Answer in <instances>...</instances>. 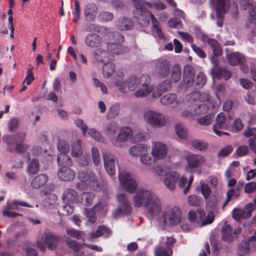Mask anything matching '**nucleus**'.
<instances>
[{"label": "nucleus", "mask_w": 256, "mask_h": 256, "mask_svg": "<svg viewBox=\"0 0 256 256\" xmlns=\"http://www.w3.org/2000/svg\"><path fill=\"white\" fill-rule=\"evenodd\" d=\"M135 207H148L151 214H158L160 210V203L157 196L146 188H138L133 198Z\"/></svg>", "instance_id": "1"}, {"label": "nucleus", "mask_w": 256, "mask_h": 256, "mask_svg": "<svg viewBox=\"0 0 256 256\" xmlns=\"http://www.w3.org/2000/svg\"><path fill=\"white\" fill-rule=\"evenodd\" d=\"M78 178L80 181L76 184V188L80 190H84L89 186L94 190L98 187V182L96 176L92 172L80 171L78 173Z\"/></svg>", "instance_id": "2"}, {"label": "nucleus", "mask_w": 256, "mask_h": 256, "mask_svg": "<svg viewBox=\"0 0 256 256\" xmlns=\"http://www.w3.org/2000/svg\"><path fill=\"white\" fill-rule=\"evenodd\" d=\"M181 214V210L179 207L167 208L162 216L163 222L170 226H175L180 222Z\"/></svg>", "instance_id": "3"}, {"label": "nucleus", "mask_w": 256, "mask_h": 256, "mask_svg": "<svg viewBox=\"0 0 256 256\" xmlns=\"http://www.w3.org/2000/svg\"><path fill=\"white\" fill-rule=\"evenodd\" d=\"M120 80L116 78L115 80V84L119 87V89L122 92H124V88L126 87L130 91H134L138 89V78L134 76H130L126 82L121 80L123 79L124 74L120 72L118 74Z\"/></svg>", "instance_id": "4"}, {"label": "nucleus", "mask_w": 256, "mask_h": 256, "mask_svg": "<svg viewBox=\"0 0 256 256\" xmlns=\"http://www.w3.org/2000/svg\"><path fill=\"white\" fill-rule=\"evenodd\" d=\"M150 83V76L146 74H142L138 78V90L134 93L135 96L138 98L148 96L151 92Z\"/></svg>", "instance_id": "5"}, {"label": "nucleus", "mask_w": 256, "mask_h": 256, "mask_svg": "<svg viewBox=\"0 0 256 256\" xmlns=\"http://www.w3.org/2000/svg\"><path fill=\"white\" fill-rule=\"evenodd\" d=\"M122 186L127 192L133 193L136 190L138 184L134 178L128 173L120 172L118 174Z\"/></svg>", "instance_id": "6"}, {"label": "nucleus", "mask_w": 256, "mask_h": 256, "mask_svg": "<svg viewBox=\"0 0 256 256\" xmlns=\"http://www.w3.org/2000/svg\"><path fill=\"white\" fill-rule=\"evenodd\" d=\"M42 241H38V247L42 250L46 249V246L50 250H54L56 248L58 238L52 233H45L42 237Z\"/></svg>", "instance_id": "7"}, {"label": "nucleus", "mask_w": 256, "mask_h": 256, "mask_svg": "<svg viewBox=\"0 0 256 256\" xmlns=\"http://www.w3.org/2000/svg\"><path fill=\"white\" fill-rule=\"evenodd\" d=\"M148 122L151 126L160 128L165 125L166 121L163 114L152 110L146 112L144 115Z\"/></svg>", "instance_id": "8"}, {"label": "nucleus", "mask_w": 256, "mask_h": 256, "mask_svg": "<svg viewBox=\"0 0 256 256\" xmlns=\"http://www.w3.org/2000/svg\"><path fill=\"white\" fill-rule=\"evenodd\" d=\"M254 206L252 203L246 204L243 210L239 208H234L232 210V217L236 221H240L242 219L249 218L252 210H254Z\"/></svg>", "instance_id": "9"}, {"label": "nucleus", "mask_w": 256, "mask_h": 256, "mask_svg": "<svg viewBox=\"0 0 256 256\" xmlns=\"http://www.w3.org/2000/svg\"><path fill=\"white\" fill-rule=\"evenodd\" d=\"M207 43L212 48L214 54L211 57V62L214 65L213 68L220 67L218 64V60L217 56L222 54V50L220 44L215 39L212 38H208Z\"/></svg>", "instance_id": "10"}, {"label": "nucleus", "mask_w": 256, "mask_h": 256, "mask_svg": "<svg viewBox=\"0 0 256 256\" xmlns=\"http://www.w3.org/2000/svg\"><path fill=\"white\" fill-rule=\"evenodd\" d=\"M132 134V130L128 126L122 128L117 138L112 140V144L116 147L122 146V144L128 140Z\"/></svg>", "instance_id": "11"}, {"label": "nucleus", "mask_w": 256, "mask_h": 256, "mask_svg": "<svg viewBox=\"0 0 256 256\" xmlns=\"http://www.w3.org/2000/svg\"><path fill=\"white\" fill-rule=\"evenodd\" d=\"M208 106L204 104H194L191 106L190 112L188 110H184L182 113V117L192 118L194 116L203 114L207 112Z\"/></svg>", "instance_id": "12"}, {"label": "nucleus", "mask_w": 256, "mask_h": 256, "mask_svg": "<svg viewBox=\"0 0 256 256\" xmlns=\"http://www.w3.org/2000/svg\"><path fill=\"white\" fill-rule=\"evenodd\" d=\"M142 10H134L133 11L134 17L136 18L138 23L142 26H146L150 22V15L148 14L151 12L147 8H143Z\"/></svg>", "instance_id": "13"}, {"label": "nucleus", "mask_w": 256, "mask_h": 256, "mask_svg": "<svg viewBox=\"0 0 256 256\" xmlns=\"http://www.w3.org/2000/svg\"><path fill=\"white\" fill-rule=\"evenodd\" d=\"M156 72L162 77L168 76L170 70V64L168 60L165 59H160L156 63Z\"/></svg>", "instance_id": "14"}, {"label": "nucleus", "mask_w": 256, "mask_h": 256, "mask_svg": "<svg viewBox=\"0 0 256 256\" xmlns=\"http://www.w3.org/2000/svg\"><path fill=\"white\" fill-rule=\"evenodd\" d=\"M186 160L188 162L186 166L188 171H192L194 168L200 166L205 161L204 158L202 155L194 154L188 156Z\"/></svg>", "instance_id": "15"}, {"label": "nucleus", "mask_w": 256, "mask_h": 256, "mask_svg": "<svg viewBox=\"0 0 256 256\" xmlns=\"http://www.w3.org/2000/svg\"><path fill=\"white\" fill-rule=\"evenodd\" d=\"M180 178V174L176 172H170L166 174L164 178V183L170 190L175 188L178 180Z\"/></svg>", "instance_id": "16"}, {"label": "nucleus", "mask_w": 256, "mask_h": 256, "mask_svg": "<svg viewBox=\"0 0 256 256\" xmlns=\"http://www.w3.org/2000/svg\"><path fill=\"white\" fill-rule=\"evenodd\" d=\"M98 12V7L95 3H88L84 10L85 20L92 22L96 18Z\"/></svg>", "instance_id": "17"}, {"label": "nucleus", "mask_w": 256, "mask_h": 256, "mask_svg": "<svg viewBox=\"0 0 256 256\" xmlns=\"http://www.w3.org/2000/svg\"><path fill=\"white\" fill-rule=\"evenodd\" d=\"M226 117L225 114L223 112L220 113L216 118V124L213 126L214 132L218 136L222 134H228L226 132H221L218 129H225L226 126L225 124Z\"/></svg>", "instance_id": "18"}, {"label": "nucleus", "mask_w": 256, "mask_h": 256, "mask_svg": "<svg viewBox=\"0 0 256 256\" xmlns=\"http://www.w3.org/2000/svg\"><path fill=\"white\" fill-rule=\"evenodd\" d=\"M103 158L105 168L110 176L115 173V162L112 154L105 152L103 154Z\"/></svg>", "instance_id": "19"}, {"label": "nucleus", "mask_w": 256, "mask_h": 256, "mask_svg": "<svg viewBox=\"0 0 256 256\" xmlns=\"http://www.w3.org/2000/svg\"><path fill=\"white\" fill-rule=\"evenodd\" d=\"M167 153V148L160 142H156L152 148V154L156 160L164 158Z\"/></svg>", "instance_id": "20"}, {"label": "nucleus", "mask_w": 256, "mask_h": 256, "mask_svg": "<svg viewBox=\"0 0 256 256\" xmlns=\"http://www.w3.org/2000/svg\"><path fill=\"white\" fill-rule=\"evenodd\" d=\"M194 70L190 65H186L184 68L183 82L189 86H192L194 82Z\"/></svg>", "instance_id": "21"}, {"label": "nucleus", "mask_w": 256, "mask_h": 256, "mask_svg": "<svg viewBox=\"0 0 256 256\" xmlns=\"http://www.w3.org/2000/svg\"><path fill=\"white\" fill-rule=\"evenodd\" d=\"M226 58L228 63L234 66L243 64L246 60L243 54L237 52L226 54Z\"/></svg>", "instance_id": "22"}, {"label": "nucleus", "mask_w": 256, "mask_h": 256, "mask_svg": "<svg viewBox=\"0 0 256 256\" xmlns=\"http://www.w3.org/2000/svg\"><path fill=\"white\" fill-rule=\"evenodd\" d=\"M60 179L63 181H70L74 179L76 176L75 172L70 167L60 168L58 172Z\"/></svg>", "instance_id": "23"}, {"label": "nucleus", "mask_w": 256, "mask_h": 256, "mask_svg": "<svg viewBox=\"0 0 256 256\" xmlns=\"http://www.w3.org/2000/svg\"><path fill=\"white\" fill-rule=\"evenodd\" d=\"M211 72L212 76L218 79L224 78L226 80H228L232 76V73L224 68H212Z\"/></svg>", "instance_id": "24"}, {"label": "nucleus", "mask_w": 256, "mask_h": 256, "mask_svg": "<svg viewBox=\"0 0 256 256\" xmlns=\"http://www.w3.org/2000/svg\"><path fill=\"white\" fill-rule=\"evenodd\" d=\"M94 56L96 60L104 64L110 62V61L114 59V56H112L108 51L101 48H98L94 51Z\"/></svg>", "instance_id": "25"}, {"label": "nucleus", "mask_w": 256, "mask_h": 256, "mask_svg": "<svg viewBox=\"0 0 256 256\" xmlns=\"http://www.w3.org/2000/svg\"><path fill=\"white\" fill-rule=\"evenodd\" d=\"M240 2L244 10L248 9L251 17V22L256 20V3L250 0H240Z\"/></svg>", "instance_id": "26"}, {"label": "nucleus", "mask_w": 256, "mask_h": 256, "mask_svg": "<svg viewBox=\"0 0 256 256\" xmlns=\"http://www.w3.org/2000/svg\"><path fill=\"white\" fill-rule=\"evenodd\" d=\"M62 199L66 202L76 203L78 202V194L76 190L72 188H67L63 193Z\"/></svg>", "instance_id": "27"}, {"label": "nucleus", "mask_w": 256, "mask_h": 256, "mask_svg": "<svg viewBox=\"0 0 256 256\" xmlns=\"http://www.w3.org/2000/svg\"><path fill=\"white\" fill-rule=\"evenodd\" d=\"M117 200L124 208V214L126 215L130 214L132 212V208L126 196L123 194H118L117 196Z\"/></svg>", "instance_id": "28"}, {"label": "nucleus", "mask_w": 256, "mask_h": 256, "mask_svg": "<svg viewBox=\"0 0 256 256\" xmlns=\"http://www.w3.org/2000/svg\"><path fill=\"white\" fill-rule=\"evenodd\" d=\"M112 232L110 229L104 225H100L98 227L96 232H91L90 236L92 238H98L104 236L107 238L110 236Z\"/></svg>", "instance_id": "29"}, {"label": "nucleus", "mask_w": 256, "mask_h": 256, "mask_svg": "<svg viewBox=\"0 0 256 256\" xmlns=\"http://www.w3.org/2000/svg\"><path fill=\"white\" fill-rule=\"evenodd\" d=\"M107 48L110 54L114 56V54H120L126 52L127 48L121 44L114 43L113 42H108Z\"/></svg>", "instance_id": "30"}, {"label": "nucleus", "mask_w": 256, "mask_h": 256, "mask_svg": "<svg viewBox=\"0 0 256 256\" xmlns=\"http://www.w3.org/2000/svg\"><path fill=\"white\" fill-rule=\"evenodd\" d=\"M48 180V176L46 174H40L36 176L32 180L31 186L36 189L44 186Z\"/></svg>", "instance_id": "31"}, {"label": "nucleus", "mask_w": 256, "mask_h": 256, "mask_svg": "<svg viewBox=\"0 0 256 256\" xmlns=\"http://www.w3.org/2000/svg\"><path fill=\"white\" fill-rule=\"evenodd\" d=\"M85 44L87 46L96 48L100 44V38L96 34H89L85 38Z\"/></svg>", "instance_id": "32"}, {"label": "nucleus", "mask_w": 256, "mask_h": 256, "mask_svg": "<svg viewBox=\"0 0 256 256\" xmlns=\"http://www.w3.org/2000/svg\"><path fill=\"white\" fill-rule=\"evenodd\" d=\"M147 150V147L144 144H138L132 146L129 150V153L133 156H141Z\"/></svg>", "instance_id": "33"}, {"label": "nucleus", "mask_w": 256, "mask_h": 256, "mask_svg": "<svg viewBox=\"0 0 256 256\" xmlns=\"http://www.w3.org/2000/svg\"><path fill=\"white\" fill-rule=\"evenodd\" d=\"M222 238L224 241L231 242L234 241L232 228L230 225H226L222 228Z\"/></svg>", "instance_id": "34"}, {"label": "nucleus", "mask_w": 256, "mask_h": 256, "mask_svg": "<svg viewBox=\"0 0 256 256\" xmlns=\"http://www.w3.org/2000/svg\"><path fill=\"white\" fill-rule=\"evenodd\" d=\"M57 162L58 165L62 168L70 167L72 165V160L66 154H60L58 156Z\"/></svg>", "instance_id": "35"}, {"label": "nucleus", "mask_w": 256, "mask_h": 256, "mask_svg": "<svg viewBox=\"0 0 256 256\" xmlns=\"http://www.w3.org/2000/svg\"><path fill=\"white\" fill-rule=\"evenodd\" d=\"M134 26L132 20L128 18L124 17L119 19L118 28L121 30H126L132 28Z\"/></svg>", "instance_id": "36"}, {"label": "nucleus", "mask_w": 256, "mask_h": 256, "mask_svg": "<svg viewBox=\"0 0 256 256\" xmlns=\"http://www.w3.org/2000/svg\"><path fill=\"white\" fill-rule=\"evenodd\" d=\"M148 14L150 16L152 23V30L160 38H164V34L162 32V29L160 28L159 22L152 12H149Z\"/></svg>", "instance_id": "37"}, {"label": "nucleus", "mask_w": 256, "mask_h": 256, "mask_svg": "<svg viewBox=\"0 0 256 256\" xmlns=\"http://www.w3.org/2000/svg\"><path fill=\"white\" fill-rule=\"evenodd\" d=\"M160 102L162 104L176 106L178 104L177 95L173 93L167 94L160 98Z\"/></svg>", "instance_id": "38"}, {"label": "nucleus", "mask_w": 256, "mask_h": 256, "mask_svg": "<svg viewBox=\"0 0 256 256\" xmlns=\"http://www.w3.org/2000/svg\"><path fill=\"white\" fill-rule=\"evenodd\" d=\"M28 207V208H33V206L29 204L27 202L18 200H14L12 202H7L4 208V210H17L18 208V206Z\"/></svg>", "instance_id": "39"}, {"label": "nucleus", "mask_w": 256, "mask_h": 256, "mask_svg": "<svg viewBox=\"0 0 256 256\" xmlns=\"http://www.w3.org/2000/svg\"><path fill=\"white\" fill-rule=\"evenodd\" d=\"M82 150L80 140L72 142L71 144V154L72 156L78 158L82 156Z\"/></svg>", "instance_id": "40"}, {"label": "nucleus", "mask_w": 256, "mask_h": 256, "mask_svg": "<svg viewBox=\"0 0 256 256\" xmlns=\"http://www.w3.org/2000/svg\"><path fill=\"white\" fill-rule=\"evenodd\" d=\"M115 70V65L112 62L104 64L102 66L103 76L106 78L110 77Z\"/></svg>", "instance_id": "41"}, {"label": "nucleus", "mask_w": 256, "mask_h": 256, "mask_svg": "<svg viewBox=\"0 0 256 256\" xmlns=\"http://www.w3.org/2000/svg\"><path fill=\"white\" fill-rule=\"evenodd\" d=\"M30 146L24 142H19L16 144L14 147H10V152H16L18 154H22L26 152L29 148Z\"/></svg>", "instance_id": "42"}, {"label": "nucleus", "mask_w": 256, "mask_h": 256, "mask_svg": "<svg viewBox=\"0 0 256 256\" xmlns=\"http://www.w3.org/2000/svg\"><path fill=\"white\" fill-rule=\"evenodd\" d=\"M182 77V69L178 64H174L171 71V78L174 82H178Z\"/></svg>", "instance_id": "43"}, {"label": "nucleus", "mask_w": 256, "mask_h": 256, "mask_svg": "<svg viewBox=\"0 0 256 256\" xmlns=\"http://www.w3.org/2000/svg\"><path fill=\"white\" fill-rule=\"evenodd\" d=\"M118 130V125L116 122L108 123L104 128V132L108 135H114Z\"/></svg>", "instance_id": "44"}, {"label": "nucleus", "mask_w": 256, "mask_h": 256, "mask_svg": "<svg viewBox=\"0 0 256 256\" xmlns=\"http://www.w3.org/2000/svg\"><path fill=\"white\" fill-rule=\"evenodd\" d=\"M215 2L216 10L226 11L230 6V0H212Z\"/></svg>", "instance_id": "45"}, {"label": "nucleus", "mask_w": 256, "mask_h": 256, "mask_svg": "<svg viewBox=\"0 0 256 256\" xmlns=\"http://www.w3.org/2000/svg\"><path fill=\"white\" fill-rule=\"evenodd\" d=\"M154 254L156 256H171L172 250L170 248L160 246L156 248Z\"/></svg>", "instance_id": "46"}, {"label": "nucleus", "mask_w": 256, "mask_h": 256, "mask_svg": "<svg viewBox=\"0 0 256 256\" xmlns=\"http://www.w3.org/2000/svg\"><path fill=\"white\" fill-rule=\"evenodd\" d=\"M74 212V207L70 204H65L60 208L58 210L60 216H68Z\"/></svg>", "instance_id": "47"}, {"label": "nucleus", "mask_w": 256, "mask_h": 256, "mask_svg": "<svg viewBox=\"0 0 256 256\" xmlns=\"http://www.w3.org/2000/svg\"><path fill=\"white\" fill-rule=\"evenodd\" d=\"M206 78L204 73L200 72L197 75L196 80V88H202L206 84Z\"/></svg>", "instance_id": "48"}, {"label": "nucleus", "mask_w": 256, "mask_h": 256, "mask_svg": "<svg viewBox=\"0 0 256 256\" xmlns=\"http://www.w3.org/2000/svg\"><path fill=\"white\" fill-rule=\"evenodd\" d=\"M66 242L69 248L74 252H77L82 248V245L80 244L78 242L72 240L69 238H66Z\"/></svg>", "instance_id": "49"}, {"label": "nucleus", "mask_w": 256, "mask_h": 256, "mask_svg": "<svg viewBox=\"0 0 256 256\" xmlns=\"http://www.w3.org/2000/svg\"><path fill=\"white\" fill-rule=\"evenodd\" d=\"M176 132L180 138H186L188 136V131L186 128L181 124H178L176 125Z\"/></svg>", "instance_id": "50"}, {"label": "nucleus", "mask_w": 256, "mask_h": 256, "mask_svg": "<svg viewBox=\"0 0 256 256\" xmlns=\"http://www.w3.org/2000/svg\"><path fill=\"white\" fill-rule=\"evenodd\" d=\"M120 106L118 104L112 105L107 114L106 118L108 119H112L117 116L119 114Z\"/></svg>", "instance_id": "51"}, {"label": "nucleus", "mask_w": 256, "mask_h": 256, "mask_svg": "<svg viewBox=\"0 0 256 256\" xmlns=\"http://www.w3.org/2000/svg\"><path fill=\"white\" fill-rule=\"evenodd\" d=\"M74 8L72 11V14L74 16L72 20L74 22H77L80 18V7L78 2L77 0L74 1Z\"/></svg>", "instance_id": "52"}, {"label": "nucleus", "mask_w": 256, "mask_h": 256, "mask_svg": "<svg viewBox=\"0 0 256 256\" xmlns=\"http://www.w3.org/2000/svg\"><path fill=\"white\" fill-rule=\"evenodd\" d=\"M4 142L7 144V149L10 152V147H14V145L16 144V138L14 136H7L3 137Z\"/></svg>", "instance_id": "53"}, {"label": "nucleus", "mask_w": 256, "mask_h": 256, "mask_svg": "<svg viewBox=\"0 0 256 256\" xmlns=\"http://www.w3.org/2000/svg\"><path fill=\"white\" fill-rule=\"evenodd\" d=\"M58 148L61 152L60 154H68L70 151V146L68 142L62 140H59Z\"/></svg>", "instance_id": "54"}, {"label": "nucleus", "mask_w": 256, "mask_h": 256, "mask_svg": "<svg viewBox=\"0 0 256 256\" xmlns=\"http://www.w3.org/2000/svg\"><path fill=\"white\" fill-rule=\"evenodd\" d=\"M218 205V199L217 196L212 194L208 198V200L206 201V206L207 207L210 208L212 210H214Z\"/></svg>", "instance_id": "55"}, {"label": "nucleus", "mask_w": 256, "mask_h": 256, "mask_svg": "<svg viewBox=\"0 0 256 256\" xmlns=\"http://www.w3.org/2000/svg\"><path fill=\"white\" fill-rule=\"evenodd\" d=\"M39 170V163L37 160L33 159L28 166V172L32 174H36Z\"/></svg>", "instance_id": "56"}, {"label": "nucleus", "mask_w": 256, "mask_h": 256, "mask_svg": "<svg viewBox=\"0 0 256 256\" xmlns=\"http://www.w3.org/2000/svg\"><path fill=\"white\" fill-rule=\"evenodd\" d=\"M82 198H84V205L90 206L92 204L95 198V195L92 192H84L82 196Z\"/></svg>", "instance_id": "57"}, {"label": "nucleus", "mask_w": 256, "mask_h": 256, "mask_svg": "<svg viewBox=\"0 0 256 256\" xmlns=\"http://www.w3.org/2000/svg\"><path fill=\"white\" fill-rule=\"evenodd\" d=\"M97 212L94 208H92L91 210L85 209L84 212L88 220L92 222H94L96 220V212Z\"/></svg>", "instance_id": "58"}, {"label": "nucleus", "mask_w": 256, "mask_h": 256, "mask_svg": "<svg viewBox=\"0 0 256 256\" xmlns=\"http://www.w3.org/2000/svg\"><path fill=\"white\" fill-rule=\"evenodd\" d=\"M192 144L194 148L201 151L206 150L208 146L206 142L200 140H194Z\"/></svg>", "instance_id": "59"}, {"label": "nucleus", "mask_w": 256, "mask_h": 256, "mask_svg": "<svg viewBox=\"0 0 256 256\" xmlns=\"http://www.w3.org/2000/svg\"><path fill=\"white\" fill-rule=\"evenodd\" d=\"M98 19L102 22L110 21L114 18V14L108 12H102L98 16Z\"/></svg>", "instance_id": "60"}, {"label": "nucleus", "mask_w": 256, "mask_h": 256, "mask_svg": "<svg viewBox=\"0 0 256 256\" xmlns=\"http://www.w3.org/2000/svg\"><path fill=\"white\" fill-rule=\"evenodd\" d=\"M216 25L222 27L224 24V16L226 11L216 10Z\"/></svg>", "instance_id": "61"}, {"label": "nucleus", "mask_w": 256, "mask_h": 256, "mask_svg": "<svg viewBox=\"0 0 256 256\" xmlns=\"http://www.w3.org/2000/svg\"><path fill=\"white\" fill-rule=\"evenodd\" d=\"M188 200L190 205L196 206L200 204L202 198L195 194H192L188 197Z\"/></svg>", "instance_id": "62"}, {"label": "nucleus", "mask_w": 256, "mask_h": 256, "mask_svg": "<svg viewBox=\"0 0 256 256\" xmlns=\"http://www.w3.org/2000/svg\"><path fill=\"white\" fill-rule=\"evenodd\" d=\"M171 88L170 82L168 80H165L160 83L158 88V92L160 94L168 90Z\"/></svg>", "instance_id": "63"}, {"label": "nucleus", "mask_w": 256, "mask_h": 256, "mask_svg": "<svg viewBox=\"0 0 256 256\" xmlns=\"http://www.w3.org/2000/svg\"><path fill=\"white\" fill-rule=\"evenodd\" d=\"M168 26L171 28H178L182 27V20L177 18H170L168 22Z\"/></svg>", "instance_id": "64"}]
</instances>
